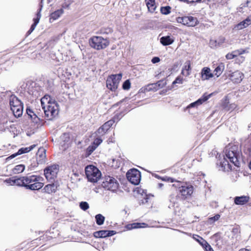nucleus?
Returning <instances> with one entry per match:
<instances>
[{
  "label": "nucleus",
  "mask_w": 251,
  "mask_h": 251,
  "mask_svg": "<svg viewBox=\"0 0 251 251\" xmlns=\"http://www.w3.org/2000/svg\"><path fill=\"white\" fill-rule=\"evenodd\" d=\"M224 151L225 156H224L223 160L222 161L219 160L217 163L223 171L228 172L232 170V166L229 163V162L235 166H240L239 160L241 153L238 145L226 146L225 149Z\"/></svg>",
  "instance_id": "1"
},
{
  "label": "nucleus",
  "mask_w": 251,
  "mask_h": 251,
  "mask_svg": "<svg viewBox=\"0 0 251 251\" xmlns=\"http://www.w3.org/2000/svg\"><path fill=\"white\" fill-rule=\"evenodd\" d=\"M42 108L47 120H52L59 113V104L50 95L46 94L41 99Z\"/></svg>",
  "instance_id": "2"
},
{
  "label": "nucleus",
  "mask_w": 251,
  "mask_h": 251,
  "mask_svg": "<svg viewBox=\"0 0 251 251\" xmlns=\"http://www.w3.org/2000/svg\"><path fill=\"white\" fill-rule=\"evenodd\" d=\"M43 178L38 175H29L25 176V188L30 190H39L41 189L44 183L41 181Z\"/></svg>",
  "instance_id": "3"
},
{
  "label": "nucleus",
  "mask_w": 251,
  "mask_h": 251,
  "mask_svg": "<svg viewBox=\"0 0 251 251\" xmlns=\"http://www.w3.org/2000/svg\"><path fill=\"white\" fill-rule=\"evenodd\" d=\"M109 43L107 38L99 36H93L89 39V46L97 50L105 49L109 46Z\"/></svg>",
  "instance_id": "4"
},
{
  "label": "nucleus",
  "mask_w": 251,
  "mask_h": 251,
  "mask_svg": "<svg viewBox=\"0 0 251 251\" xmlns=\"http://www.w3.org/2000/svg\"><path fill=\"white\" fill-rule=\"evenodd\" d=\"M85 173L88 181L92 183L98 182L101 176L100 171L98 168L92 165L85 167Z\"/></svg>",
  "instance_id": "5"
},
{
  "label": "nucleus",
  "mask_w": 251,
  "mask_h": 251,
  "mask_svg": "<svg viewBox=\"0 0 251 251\" xmlns=\"http://www.w3.org/2000/svg\"><path fill=\"white\" fill-rule=\"evenodd\" d=\"M59 171V165L53 164L46 167L44 170V175L49 182H53L56 180L57 175Z\"/></svg>",
  "instance_id": "6"
},
{
  "label": "nucleus",
  "mask_w": 251,
  "mask_h": 251,
  "mask_svg": "<svg viewBox=\"0 0 251 251\" xmlns=\"http://www.w3.org/2000/svg\"><path fill=\"white\" fill-rule=\"evenodd\" d=\"M126 176L128 181L134 185H138L141 179V173L135 168H132L127 171Z\"/></svg>",
  "instance_id": "7"
},
{
  "label": "nucleus",
  "mask_w": 251,
  "mask_h": 251,
  "mask_svg": "<svg viewBox=\"0 0 251 251\" xmlns=\"http://www.w3.org/2000/svg\"><path fill=\"white\" fill-rule=\"evenodd\" d=\"M122 77V74H119L109 75L106 80V87L112 91H115Z\"/></svg>",
  "instance_id": "8"
},
{
  "label": "nucleus",
  "mask_w": 251,
  "mask_h": 251,
  "mask_svg": "<svg viewBox=\"0 0 251 251\" xmlns=\"http://www.w3.org/2000/svg\"><path fill=\"white\" fill-rule=\"evenodd\" d=\"M101 186L105 189L114 192L118 189L119 183L115 178L108 176L105 177L104 180L102 182Z\"/></svg>",
  "instance_id": "9"
},
{
  "label": "nucleus",
  "mask_w": 251,
  "mask_h": 251,
  "mask_svg": "<svg viewBox=\"0 0 251 251\" xmlns=\"http://www.w3.org/2000/svg\"><path fill=\"white\" fill-rule=\"evenodd\" d=\"M26 113L32 122L37 125V126L43 125L44 119L40 113L34 111L31 108L27 106L26 108Z\"/></svg>",
  "instance_id": "10"
},
{
  "label": "nucleus",
  "mask_w": 251,
  "mask_h": 251,
  "mask_svg": "<svg viewBox=\"0 0 251 251\" xmlns=\"http://www.w3.org/2000/svg\"><path fill=\"white\" fill-rule=\"evenodd\" d=\"M194 191L193 186L189 184L185 183L178 191L177 196L182 200L189 199Z\"/></svg>",
  "instance_id": "11"
},
{
  "label": "nucleus",
  "mask_w": 251,
  "mask_h": 251,
  "mask_svg": "<svg viewBox=\"0 0 251 251\" xmlns=\"http://www.w3.org/2000/svg\"><path fill=\"white\" fill-rule=\"evenodd\" d=\"M2 97H6L9 100L10 109L13 108V106L17 107L18 105L24 104L22 101L15 95L12 94L10 91H6L5 92L1 91V98Z\"/></svg>",
  "instance_id": "12"
},
{
  "label": "nucleus",
  "mask_w": 251,
  "mask_h": 251,
  "mask_svg": "<svg viewBox=\"0 0 251 251\" xmlns=\"http://www.w3.org/2000/svg\"><path fill=\"white\" fill-rule=\"evenodd\" d=\"M176 21L187 26L194 27L199 24L198 19L191 16L178 17L176 18Z\"/></svg>",
  "instance_id": "13"
},
{
  "label": "nucleus",
  "mask_w": 251,
  "mask_h": 251,
  "mask_svg": "<svg viewBox=\"0 0 251 251\" xmlns=\"http://www.w3.org/2000/svg\"><path fill=\"white\" fill-rule=\"evenodd\" d=\"M5 181L10 185H16L25 188V176H14L6 179Z\"/></svg>",
  "instance_id": "14"
},
{
  "label": "nucleus",
  "mask_w": 251,
  "mask_h": 251,
  "mask_svg": "<svg viewBox=\"0 0 251 251\" xmlns=\"http://www.w3.org/2000/svg\"><path fill=\"white\" fill-rule=\"evenodd\" d=\"M117 232L112 230H100L94 232L93 235L96 238H104L115 235Z\"/></svg>",
  "instance_id": "15"
},
{
  "label": "nucleus",
  "mask_w": 251,
  "mask_h": 251,
  "mask_svg": "<svg viewBox=\"0 0 251 251\" xmlns=\"http://www.w3.org/2000/svg\"><path fill=\"white\" fill-rule=\"evenodd\" d=\"M6 113L1 112V125H2L3 127L1 126V131H5L6 129L9 130V128H12L14 125L11 124V122L8 120Z\"/></svg>",
  "instance_id": "16"
},
{
  "label": "nucleus",
  "mask_w": 251,
  "mask_h": 251,
  "mask_svg": "<svg viewBox=\"0 0 251 251\" xmlns=\"http://www.w3.org/2000/svg\"><path fill=\"white\" fill-rule=\"evenodd\" d=\"M50 182V184L46 185L44 187V190L45 192L48 194L55 193L58 187L59 186V182L57 180H54L53 182Z\"/></svg>",
  "instance_id": "17"
},
{
  "label": "nucleus",
  "mask_w": 251,
  "mask_h": 251,
  "mask_svg": "<svg viewBox=\"0 0 251 251\" xmlns=\"http://www.w3.org/2000/svg\"><path fill=\"white\" fill-rule=\"evenodd\" d=\"M229 79L234 83H239L242 80L244 75L239 71H235L228 75Z\"/></svg>",
  "instance_id": "18"
},
{
  "label": "nucleus",
  "mask_w": 251,
  "mask_h": 251,
  "mask_svg": "<svg viewBox=\"0 0 251 251\" xmlns=\"http://www.w3.org/2000/svg\"><path fill=\"white\" fill-rule=\"evenodd\" d=\"M249 200L250 197L248 196H236L234 198V203L236 205H243L246 204Z\"/></svg>",
  "instance_id": "19"
},
{
  "label": "nucleus",
  "mask_w": 251,
  "mask_h": 251,
  "mask_svg": "<svg viewBox=\"0 0 251 251\" xmlns=\"http://www.w3.org/2000/svg\"><path fill=\"white\" fill-rule=\"evenodd\" d=\"M201 77L202 80H208L214 76V74L211 73L209 67H204L202 69L201 72Z\"/></svg>",
  "instance_id": "20"
},
{
  "label": "nucleus",
  "mask_w": 251,
  "mask_h": 251,
  "mask_svg": "<svg viewBox=\"0 0 251 251\" xmlns=\"http://www.w3.org/2000/svg\"><path fill=\"white\" fill-rule=\"evenodd\" d=\"M46 150L44 148L39 149L37 152V158L36 160V161H38V163L42 164L45 162V159L46 157Z\"/></svg>",
  "instance_id": "21"
},
{
  "label": "nucleus",
  "mask_w": 251,
  "mask_h": 251,
  "mask_svg": "<svg viewBox=\"0 0 251 251\" xmlns=\"http://www.w3.org/2000/svg\"><path fill=\"white\" fill-rule=\"evenodd\" d=\"M251 24V17H248L245 20H243L242 21L240 22L238 24H237L235 26V28H236L237 30H241L247 27Z\"/></svg>",
  "instance_id": "22"
},
{
  "label": "nucleus",
  "mask_w": 251,
  "mask_h": 251,
  "mask_svg": "<svg viewBox=\"0 0 251 251\" xmlns=\"http://www.w3.org/2000/svg\"><path fill=\"white\" fill-rule=\"evenodd\" d=\"M113 124V121H112L111 120L108 121L98 129V132L100 134H104L112 126Z\"/></svg>",
  "instance_id": "23"
},
{
  "label": "nucleus",
  "mask_w": 251,
  "mask_h": 251,
  "mask_svg": "<svg viewBox=\"0 0 251 251\" xmlns=\"http://www.w3.org/2000/svg\"><path fill=\"white\" fill-rule=\"evenodd\" d=\"M11 110L16 118L21 117L23 113L24 104L18 105L17 107L13 106V108H11Z\"/></svg>",
  "instance_id": "24"
},
{
  "label": "nucleus",
  "mask_w": 251,
  "mask_h": 251,
  "mask_svg": "<svg viewBox=\"0 0 251 251\" xmlns=\"http://www.w3.org/2000/svg\"><path fill=\"white\" fill-rule=\"evenodd\" d=\"M148 226V225L145 223H133L132 224H128L126 226V228L128 230L132 229H137L140 228H144Z\"/></svg>",
  "instance_id": "25"
},
{
  "label": "nucleus",
  "mask_w": 251,
  "mask_h": 251,
  "mask_svg": "<svg viewBox=\"0 0 251 251\" xmlns=\"http://www.w3.org/2000/svg\"><path fill=\"white\" fill-rule=\"evenodd\" d=\"M28 152V151L27 147L20 148L17 152L12 154L9 156L7 157L5 159V162H7L8 160L13 159L16 156L21 155L24 153Z\"/></svg>",
  "instance_id": "26"
},
{
  "label": "nucleus",
  "mask_w": 251,
  "mask_h": 251,
  "mask_svg": "<svg viewBox=\"0 0 251 251\" xmlns=\"http://www.w3.org/2000/svg\"><path fill=\"white\" fill-rule=\"evenodd\" d=\"M1 60H4L3 63H1V70L4 69L5 71L9 70L12 67L13 62L10 59L5 60L3 56L1 57ZM2 60H1V62Z\"/></svg>",
  "instance_id": "27"
},
{
  "label": "nucleus",
  "mask_w": 251,
  "mask_h": 251,
  "mask_svg": "<svg viewBox=\"0 0 251 251\" xmlns=\"http://www.w3.org/2000/svg\"><path fill=\"white\" fill-rule=\"evenodd\" d=\"M157 91V88L155 83H150L144 87H142L140 91L143 93H146L147 92L153 91L155 92Z\"/></svg>",
  "instance_id": "28"
},
{
  "label": "nucleus",
  "mask_w": 251,
  "mask_h": 251,
  "mask_svg": "<svg viewBox=\"0 0 251 251\" xmlns=\"http://www.w3.org/2000/svg\"><path fill=\"white\" fill-rule=\"evenodd\" d=\"M160 42L163 46H167L172 44L174 42V40L170 36L167 35L161 37Z\"/></svg>",
  "instance_id": "29"
},
{
  "label": "nucleus",
  "mask_w": 251,
  "mask_h": 251,
  "mask_svg": "<svg viewBox=\"0 0 251 251\" xmlns=\"http://www.w3.org/2000/svg\"><path fill=\"white\" fill-rule=\"evenodd\" d=\"M225 69V64L223 63H220L217 65L213 71L214 75H216L217 77H219L223 73Z\"/></svg>",
  "instance_id": "30"
},
{
  "label": "nucleus",
  "mask_w": 251,
  "mask_h": 251,
  "mask_svg": "<svg viewBox=\"0 0 251 251\" xmlns=\"http://www.w3.org/2000/svg\"><path fill=\"white\" fill-rule=\"evenodd\" d=\"M137 193L141 194L143 197V199L139 201L140 204H144L148 202V200L149 199V196L144 192V190L142 189H138Z\"/></svg>",
  "instance_id": "31"
},
{
  "label": "nucleus",
  "mask_w": 251,
  "mask_h": 251,
  "mask_svg": "<svg viewBox=\"0 0 251 251\" xmlns=\"http://www.w3.org/2000/svg\"><path fill=\"white\" fill-rule=\"evenodd\" d=\"M64 13V10L62 8H60L59 9H57L52 12L50 15V21L51 19L53 20H56L58 18H59L60 16Z\"/></svg>",
  "instance_id": "32"
},
{
  "label": "nucleus",
  "mask_w": 251,
  "mask_h": 251,
  "mask_svg": "<svg viewBox=\"0 0 251 251\" xmlns=\"http://www.w3.org/2000/svg\"><path fill=\"white\" fill-rule=\"evenodd\" d=\"M181 65V62L177 61L174 63L172 65L170 66L168 69L169 73H170L169 75H170L171 74H173L174 72H177L179 70V68Z\"/></svg>",
  "instance_id": "33"
},
{
  "label": "nucleus",
  "mask_w": 251,
  "mask_h": 251,
  "mask_svg": "<svg viewBox=\"0 0 251 251\" xmlns=\"http://www.w3.org/2000/svg\"><path fill=\"white\" fill-rule=\"evenodd\" d=\"M127 112L128 111L127 110L125 109L123 111L116 114L111 120L113 121L114 123L115 122L117 123L125 115V113H127Z\"/></svg>",
  "instance_id": "34"
},
{
  "label": "nucleus",
  "mask_w": 251,
  "mask_h": 251,
  "mask_svg": "<svg viewBox=\"0 0 251 251\" xmlns=\"http://www.w3.org/2000/svg\"><path fill=\"white\" fill-rule=\"evenodd\" d=\"M95 221L97 225L101 226L105 221V217L101 214H98L95 216Z\"/></svg>",
  "instance_id": "35"
},
{
  "label": "nucleus",
  "mask_w": 251,
  "mask_h": 251,
  "mask_svg": "<svg viewBox=\"0 0 251 251\" xmlns=\"http://www.w3.org/2000/svg\"><path fill=\"white\" fill-rule=\"evenodd\" d=\"M25 168V165L24 164L17 165L12 169V172L15 174H20L23 173Z\"/></svg>",
  "instance_id": "36"
},
{
  "label": "nucleus",
  "mask_w": 251,
  "mask_h": 251,
  "mask_svg": "<svg viewBox=\"0 0 251 251\" xmlns=\"http://www.w3.org/2000/svg\"><path fill=\"white\" fill-rule=\"evenodd\" d=\"M41 17V14L40 13L37 12L36 13V18H34L33 19V23L32 24V25L30 26V29H31V30H32L33 31L35 29L36 26L38 25V24L39 22L40 19Z\"/></svg>",
  "instance_id": "37"
},
{
  "label": "nucleus",
  "mask_w": 251,
  "mask_h": 251,
  "mask_svg": "<svg viewBox=\"0 0 251 251\" xmlns=\"http://www.w3.org/2000/svg\"><path fill=\"white\" fill-rule=\"evenodd\" d=\"M229 103V100L227 96H225L222 100V107L226 111H229L230 108H228Z\"/></svg>",
  "instance_id": "38"
},
{
  "label": "nucleus",
  "mask_w": 251,
  "mask_h": 251,
  "mask_svg": "<svg viewBox=\"0 0 251 251\" xmlns=\"http://www.w3.org/2000/svg\"><path fill=\"white\" fill-rule=\"evenodd\" d=\"M146 4L148 9V11L151 13H153L156 9V6L155 5V2L152 1H146Z\"/></svg>",
  "instance_id": "39"
},
{
  "label": "nucleus",
  "mask_w": 251,
  "mask_h": 251,
  "mask_svg": "<svg viewBox=\"0 0 251 251\" xmlns=\"http://www.w3.org/2000/svg\"><path fill=\"white\" fill-rule=\"evenodd\" d=\"M202 243V247L205 251H214L211 246L204 239H201Z\"/></svg>",
  "instance_id": "40"
},
{
  "label": "nucleus",
  "mask_w": 251,
  "mask_h": 251,
  "mask_svg": "<svg viewBox=\"0 0 251 251\" xmlns=\"http://www.w3.org/2000/svg\"><path fill=\"white\" fill-rule=\"evenodd\" d=\"M221 234V232H218L215 233L211 237V239L214 241L217 245H218L219 243V241L222 240Z\"/></svg>",
  "instance_id": "41"
},
{
  "label": "nucleus",
  "mask_w": 251,
  "mask_h": 251,
  "mask_svg": "<svg viewBox=\"0 0 251 251\" xmlns=\"http://www.w3.org/2000/svg\"><path fill=\"white\" fill-rule=\"evenodd\" d=\"M96 149V146H94L92 144L89 145L85 151V156H89L92 152Z\"/></svg>",
  "instance_id": "42"
},
{
  "label": "nucleus",
  "mask_w": 251,
  "mask_h": 251,
  "mask_svg": "<svg viewBox=\"0 0 251 251\" xmlns=\"http://www.w3.org/2000/svg\"><path fill=\"white\" fill-rule=\"evenodd\" d=\"M171 6L167 5L165 6H161L160 7V12L163 15H168L171 13Z\"/></svg>",
  "instance_id": "43"
},
{
  "label": "nucleus",
  "mask_w": 251,
  "mask_h": 251,
  "mask_svg": "<svg viewBox=\"0 0 251 251\" xmlns=\"http://www.w3.org/2000/svg\"><path fill=\"white\" fill-rule=\"evenodd\" d=\"M182 68H184V70L187 71V74L186 76H188L190 75L191 70V62L190 61H187L184 64V66Z\"/></svg>",
  "instance_id": "44"
},
{
  "label": "nucleus",
  "mask_w": 251,
  "mask_h": 251,
  "mask_svg": "<svg viewBox=\"0 0 251 251\" xmlns=\"http://www.w3.org/2000/svg\"><path fill=\"white\" fill-rule=\"evenodd\" d=\"M155 84L156 85V87L157 88V90L164 87L166 84V80L165 79H162L158 81H157Z\"/></svg>",
  "instance_id": "45"
},
{
  "label": "nucleus",
  "mask_w": 251,
  "mask_h": 251,
  "mask_svg": "<svg viewBox=\"0 0 251 251\" xmlns=\"http://www.w3.org/2000/svg\"><path fill=\"white\" fill-rule=\"evenodd\" d=\"M225 41V38L224 37H220L217 40L214 41L215 47L221 46Z\"/></svg>",
  "instance_id": "46"
},
{
  "label": "nucleus",
  "mask_w": 251,
  "mask_h": 251,
  "mask_svg": "<svg viewBox=\"0 0 251 251\" xmlns=\"http://www.w3.org/2000/svg\"><path fill=\"white\" fill-rule=\"evenodd\" d=\"M131 86V83L129 79L126 80L123 83L122 88L124 90H128L130 89Z\"/></svg>",
  "instance_id": "47"
},
{
  "label": "nucleus",
  "mask_w": 251,
  "mask_h": 251,
  "mask_svg": "<svg viewBox=\"0 0 251 251\" xmlns=\"http://www.w3.org/2000/svg\"><path fill=\"white\" fill-rule=\"evenodd\" d=\"M79 207L83 211H86L89 208V205L86 201H81L79 202Z\"/></svg>",
  "instance_id": "48"
},
{
  "label": "nucleus",
  "mask_w": 251,
  "mask_h": 251,
  "mask_svg": "<svg viewBox=\"0 0 251 251\" xmlns=\"http://www.w3.org/2000/svg\"><path fill=\"white\" fill-rule=\"evenodd\" d=\"M175 182H176V183L173 184L172 185V186L176 187L177 189L176 190L177 191V193H178V191L180 190V189H181V187H183V186H184L185 183H184L183 182H180L179 181H176V180Z\"/></svg>",
  "instance_id": "49"
},
{
  "label": "nucleus",
  "mask_w": 251,
  "mask_h": 251,
  "mask_svg": "<svg viewBox=\"0 0 251 251\" xmlns=\"http://www.w3.org/2000/svg\"><path fill=\"white\" fill-rule=\"evenodd\" d=\"M102 140L100 137L96 138L94 141L91 143L94 147L97 148L101 143Z\"/></svg>",
  "instance_id": "50"
},
{
  "label": "nucleus",
  "mask_w": 251,
  "mask_h": 251,
  "mask_svg": "<svg viewBox=\"0 0 251 251\" xmlns=\"http://www.w3.org/2000/svg\"><path fill=\"white\" fill-rule=\"evenodd\" d=\"M39 163H38V161L35 162V160H33V163H31V164L28 166L27 171H33L35 167H37Z\"/></svg>",
  "instance_id": "51"
},
{
  "label": "nucleus",
  "mask_w": 251,
  "mask_h": 251,
  "mask_svg": "<svg viewBox=\"0 0 251 251\" xmlns=\"http://www.w3.org/2000/svg\"><path fill=\"white\" fill-rule=\"evenodd\" d=\"M100 33L101 34H108L113 32V29L110 27L104 28L100 29Z\"/></svg>",
  "instance_id": "52"
},
{
  "label": "nucleus",
  "mask_w": 251,
  "mask_h": 251,
  "mask_svg": "<svg viewBox=\"0 0 251 251\" xmlns=\"http://www.w3.org/2000/svg\"><path fill=\"white\" fill-rule=\"evenodd\" d=\"M183 78L180 76H177L175 80L173 82L172 84L175 85L176 84H182Z\"/></svg>",
  "instance_id": "53"
},
{
  "label": "nucleus",
  "mask_w": 251,
  "mask_h": 251,
  "mask_svg": "<svg viewBox=\"0 0 251 251\" xmlns=\"http://www.w3.org/2000/svg\"><path fill=\"white\" fill-rule=\"evenodd\" d=\"M220 217H221V216L219 214H216L214 216L209 217V221H212V222L214 223V222L218 221L220 219Z\"/></svg>",
  "instance_id": "54"
},
{
  "label": "nucleus",
  "mask_w": 251,
  "mask_h": 251,
  "mask_svg": "<svg viewBox=\"0 0 251 251\" xmlns=\"http://www.w3.org/2000/svg\"><path fill=\"white\" fill-rule=\"evenodd\" d=\"M32 84H34V85H35V83L34 82H31L30 81H28L26 83H23V84L21 85V87L22 88V89L23 90H24L25 91V89H26V88L27 87V86L30 84V85H31Z\"/></svg>",
  "instance_id": "55"
},
{
  "label": "nucleus",
  "mask_w": 251,
  "mask_h": 251,
  "mask_svg": "<svg viewBox=\"0 0 251 251\" xmlns=\"http://www.w3.org/2000/svg\"><path fill=\"white\" fill-rule=\"evenodd\" d=\"M193 238L196 240L197 241L198 243H199V244L202 246V241L201 240V239H204L203 238H202V237H200V236L198 235H195L193 236Z\"/></svg>",
  "instance_id": "56"
},
{
  "label": "nucleus",
  "mask_w": 251,
  "mask_h": 251,
  "mask_svg": "<svg viewBox=\"0 0 251 251\" xmlns=\"http://www.w3.org/2000/svg\"><path fill=\"white\" fill-rule=\"evenodd\" d=\"M211 95H212V94H210L209 95H206V94H204L201 97V99H202V101L203 102H205L211 97Z\"/></svg>",
  "instance_id": "57"
},
{
  "label": "nucleus",
  "mask_w": 251,
  "mask_h": 251,
  "mask_svg": "<svg viewBox=\"0 0 251 251\" xmlns=\"http://www.w3.org/2000/svg\"><path fill=\"white\" fill-rule=\"evenodd\" d=\"M43 1L44 0H40V3L39 4V8L37 12L41 13L43 7Z\"/></svg>",
  "instance_id": "58"
},
{
  "label": "nucleus",
  "mask_w": 251,
  "mask_h": 251,
  "mask_svg": "<svg viewBox=\"0 0 251 251\" xmlns=\"http://www.w3.org/2000/svg\"><path fill=\"white\" fill-rule=\"evenodd\" d=\"M199 105L197 104L195 101L191 103L190 104H189L187 107L186 109H190L191 108H195L197 107Z\"/></svg>",
  "instance_id": "59"
},
{
  "label": "nucleus",
  "mask_w": 251,
  "mask_h": 251,
  "mask_svg": "<svg viewBox=\"0 0 251 251\" xmlns=\"http://www.w3.org/2000/svg\"><path fill=\"white\" fill-rule=\"evenodd\" d=\"M160 59L158 56H154V57H152V58L151 59V62L153 64H155V63H158L159 62H160Z\"/></svg>",
  "instance_id": "60"
},
{
  "label": "nucleus",
  "mask_w": 251,
  "mask_h": 251,
  "mask_svg": "<svg viewBox=\"0 0 251 251\" xmlns=\"http://www.w3.org/2000/svg\"><path fill=\"white\" fill-rule=\"evenodd\" d=\"M236 56V55L232 53H228L226 55V57L227 59H232Z\"/></svg>",
  "instance_id": "61"
},
{
  "label": "nucleus",
  "mask_w": 251,
  "mask_h": 251,
  "mask_svg": "<svg viewBox=\"0 0 251 251\" xmlns=\"http://www.w3.org/2000/svg\"><path fill=\"white\" fill-rule=\"evenodd\" d=\"M63 75H64L65 77L69 78L72 74L70 72H68L67 69H66L65 71H64Z\"/></svg>",
  "instance_id": "62"
},
{
  "label": "nucleus",
  "mask_w": 251,
  "mask_h": 251,
  "mask_svg": "<svg viewBox=\"0 0 251 251\" xmlns=\"http://www.w3.org/2000/svg\"><path fill=\"white\" fill-rule=\"evenodd\" d=\"M70 4H71L70 3H67V2L65 1L63 3H62L61 8H62L63 9L68 8L69 7Z\"/></svg>",
  "instance_id": "63"
},
{
  "label": "nucleus",
  "mask_w": 251,
  "mask_h": 251,
  "mask_svg": "<svg viewBox=\"0 0 251 251\" xmlns=\"http://www.w3.org/2000/svg\"><path fill=\"white\" fill-rule=\"evenodd\" d=\"M183 1L187 2L188 3H194V2H200L202 0H182Z\"/></svg>",
  "instance_id": "64"
}]
</instances>
